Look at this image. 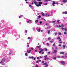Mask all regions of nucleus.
I'll use <instances>...</instances> for the list:
<instances>
[{
  "label": "nucleus",
  "instance_id": "obj_11",
  "mask_svg": "<svg viewBox=\"0 0 67 67\" xmlns=\"http://www.w3.org/2000/svg\"><path fill=\"white\" fill-rule=\"evenodd\" d=\"M38 22V20H36L35 21V22L36 23H37V22Z\"/></svg>",
  "mask_w": 67,
  "mask_h": 67
},
{
  "label": "nucleus",
  "instance_id": "obj_47",
  "mask_svg": "<svg viewBox=\"0 0 67 67\" xmlns=\"http://www.w3.org/2000/svg\"><path fill=\"white\" fill-rule=\"evenodd\" d=\"M39 62H41V60H39Z\"/></svg>",
  "mask_w": 67,
  "mask_h": 67
},
{
  "label": "nucleus",
  "instance_id": "obj_35",
  "mask_svg": "<svg viewBox=\"0 0 67 67\" xmlns=\"http://www.w3.org/2000/svg\"><path fill=\"white\" fill-rule=\"evenodd\" d=\"M42 52V51H39V53H41Z\"/></svg>",
  "mask_w": 67,
  "mask_h": 67
},
{
  "label": "nucleus",
  "instance_id": "obj_5",
  "mask_svg": "<svg viewBox=\"0 0 67 67\" xmlns=\"http://www.w3.org/2000/svg\"><path fill=\"white\" fill-rule=\"evenodd\" d=\"M43 65H45V67H47V63H43Z\"/></svg>",
  "mask_w": 67,
  "mask_h": 67
},
{
  "label": "nucleus",
  "instance_id": "obj_39",
  "mask_svg": "<svg viewBox=\"0 0 67 67\" xmlns=\"http://www.w3.org/2000/svg\"><path fill=\"white\" fill-rule=\"evenodd\" d=\"M38 48H39V50H41V48H40V47H38Z\"/></svg>",
  "mask_w": 67,
  "mask_h": 67
},
{
  "label": "nucleus",
  "instance_id": "obj_62",
  "mask_svg": "<svg viewBox=\"0 0 67 67\" xmlns=\"http://www.w3.org/2000/svg\"><path fill=\"white\" fill-rule=\"evenodd\" d=\"M27 47H29V45H27Z\"/></svg>",
  "mask_w": 67,
  "mask_h": 67
},
{
  "label": "nucleus",
  "instance_id": "obj_59",
  "mask_svg": "<svg viewBox=\"0 0 67 67\" xmlns=\"http://www.w3.org/2000/svg\"><path fill=\"white\" fill-rule=\"evenodd\" d=\"M37 47H38H38H39V46H37Z\"/></svg>",
  "mask_w": 67,
  "mask_h": 67
},
{
  "label": "nucleus",
  "instance_id": "obj_51",
  "mask_svg": "<svg viewBox=\"0 0 67 67\" xmlns=\"http://www.w3.org/2000/svg\"><path fill=\"white\" fill-rule=\"evenodd\" d=\"M36 66H35V67H38V65H36Z\"/></svg>",
  "mask_w": 67,
  "mask_h": 67
},
{
  "label": "nucleus",
  "instance_id": "obj_32",
  "mask_svg": "<svg viewBox=\"0 0 67 67\" xmlns=\"http://www.w3.org/2000/svg\"><path fill=\"white\" fill-rule=\"evenodd\" d=\"M57 57L58 58H60V56H57Z\"/></svg>",
  "mask_w": 67,
  "mask_h": 67
},
{
  "label": "nucleus",
  "instance_id": "obj_9",
  "mask_svg": "<svg viewBox=\"0 0 67 67\" xmlns=\"http://www.w3.org/2000/svg\"><path fill=\"white\" fill-rule=\"evenodd\" d=\"M58 34L59 35H62V33L60 32H59Z\"/></svg>",
  "mask_w": 67,
  "mask_h": 67
},
{
  "label": "nucleus",
  "instance_id": "obj_14",
  "mask_svg": "<svg viewBox=\"0 0 67 67\" xmlns=\"http://www.w3.org/2000/svg\"><path fill=\"white\" fill-rule=\"evenodd\" d=\"M44 5H47V3H46L44 4Z\"/></svg>",
  "mask_w": 67,
  "mask_h": 67
},
{
  "label": "nucleus",
  "instance_id": "obj_55",
  "mask_svg": "<svg viewBox=\"0 0 67 67\" xmlns=\"http://www.w3.org/2000/svg\"><path fill=\"white\" fill-rule=\"evenodd\" d=\"M29 59H31V57H29Z\"/></svg>",
  "mask_w": 67,
  "mask_h": 67
},
{
  "label": "nucleus",
  "instance_id": "obj_7",
  "mask_svg": "<svg viewBox=\"0 0 67 67\" xmlns=\"http://www.w3.org/2000/svg\"><path fill=\"white\" fill-rule=\"evenodd\" d=\"M60 54H64L65 52H60Z\"/></svg>",
  "mask_w": 67,
  "mask_h": 67
},
{
  "label": "nucleus",
  "instance_id": "obj_36",
  "mask_svg": "<svg viewBox=\"0 0 67 67\" xmlns=\"http://www.w3.org/2000/svg\"><path fill=\"white\" fill-rule=\"evenodd\" d=\"M28 38L29 40H30V39H31V38H30V37H28Z\"/></svg>",
  "mask_w": 67,
  "mask_h": 67
},
{
  "label": "nucleus",
  "instance_id": "obj_56",
  "mask_svg": "<svg viewBox=\"0 0 67 67\" xmlns=\"http://www.w3.org/2000/svg\"><path fill=\"white\" fill-rule=\"evenodd\" d=\"M58 3L57 2L55 3V4H58Z\"/></svg>",
  "mask_w": 67,
  "mask_h": 67
},
{
  "label": "nucleus",
  "instance_id": "obj_16",
  "mask_svg": "<svg viewBox=\"0 0 67 67\" xmlns=\"http://www.w3.org/2000/svg\"><path fill=\"white\" fill-rule=\"evenodd\" d=\"M60 39V37H58L57 38V40H59Z\"/></svg>",
  "mask_w": 67,
  "mask_h": 67
},
{
  "label": "nucleus",
  "instance_id": "obj_29",
  "mask_svg": "<svg viewBox=\"0 0 67 67\" xmlns=\"http://www.w3.org/2000/svg\"><path fill=\"white\" fill-rule=\"evenodd\" d=\"M31 49H32V50H33L34 49V48L33 47H32L31 48Z\"/></svg>",
  "mask_w": 67,
  "mask_h": 67
},
{
  "label": "nucleus",
  "instance_id": "obj_40",
  "mask_svg": "<svg viewBox=\"0 0 67 67\" xmlns=\"http://www.w3.org/2000/svg\"><path fill=\"white\" fill-rule=\"evenodd\" d=\"M40 50L41 51H43V49H41Z\"/></svg>",
  "mask_w": 67,
  "mask_h": 67
},
{
  "label": "nucleus",
  "instance_id": "obj_53",
  "mask_svg": "<svg viewBox=\"0 0 67 67\" xmlns=\"http://www.w3.org/2000/svg\"><path fill=\"white\" fill-rule=\"evenodd\" d=\"M46 59H47V58H46V57H45V60H46Z\"/></svg>",
  "mask_w": 67,
  "mask_h": 67
},
{
  "label": "nucleus",
  "instance_id": "obj_27",
  "mask_svg": "<svg viewBox=\"0 0 67 67\" xmlns=\"http://www.w3.org/2000/svg\"><path fill=\"white\" fill-rule=\"evenodd\" d=\"M38 62H39L38 61H37L36 63H38Z\"/></svg>",
  "mask_w": 67,
  "mask_h": 67
},
{
  "label": "nucleus",
  "instance_id": "obj_54",
  "mask_svg": "<svg viewBox=\"0 0 67 67\" xmlns=\"http://www.w3.org/2000/svg\"><path fill=\"white\" fill-rule=\"evenodd\" d=\"M29 7H30L31 8L32 7V6L31 5H29Z\"/></svg>",
  "mask_w": 67,
  "mask_h": 67
},
{
  "label": "nucleus",
  "instance_id": "obj_37",
  "mask_svg": "<svg viewBox=\"0 0 67 67\" xmlns=\"http://www.w3.org/2000/svg\"><path fill=\"white\" fill-rule=\"evenodd\" d=\"M46 15H48V16H49V15H48V14H47Z\"/></svg>",
  "mask_w": 67,
  "mask_h": 67
},
{
  "label": "nucleus",
  "instance_id": "obj_12",
  "mask_svg": "<svg viewBox=\"0 0 67 67\" xmlns=\"http://www.w3.org/2000/svg\"><path fill=\"white\" fill-rule=\"evenodd\" d=\"M54 2H53L52 3V4H55V1H53Z\"/></svg>",
  "mask_w": 67,
  "mask_h": 67
},
{
  "label": "nucleus",
  "instance_id": "obj_3",
  "mask_svg": "<svg viewBox=\"0 0 67 67\" xmlns=\"http://www.w3.org/2000/svg\"><path fill=\"white\" fill-rule=\"evenodd\" d=\"M61 63L62 64V65H64L65 64V62L64 61H61Z\"/></svg>",
  "mask_w": 67,
  "mask_h": 67
},
{
  "label": "nucleus",
  "instance_id": "obj_63",
  "mask_svg": "<svg viewBox=\"0 0 67 67\" xmlns=\"http://www.w3.org/2000/svg\"><path fill=\"white\" fill-rule=\"evenodd\" d=\"M60 44H62V42H60Z\"/></svg>",
  "mask_w": 67,
  "mask_h": 67
},
{
  "label": "nucleus",
  "instance_id": "obj_30",
  "mask_svg": "<svg viewBox=\"0 0 67 67\" xmlns=\"http://www.w3.org/2000/svg\"><path fill=\"white\" fill-rule=\"evenodd\" d=\"M64 34H67V33H66V32H64Z\"/></svg>",
  "mask_w": 67,
  "mask_h": 67
},
{
  "label": "nucleus",
  "instance_id": "obj_21",
  "mask_svg": "<svg viewBox=\"0 0 67 67\" xmlns=\"http://www.w3.org/2000/svg\"><path fill=\"white\" fill-rule=\"evenodd\" d=\"M55 43H54L53 44V46H54V47H55Z\"/></svg>",
  "mask_w": 67,
  "mask_h": 67
},
{
  "label": "nucleus",
  "instance_id": "obj_10",
  "mask_svg": "<svg viewBox=\"0 0 67 67\" xmlns=\"http://www.w3.org/2000/svg\"><path fill=\"white\" fill-rule=\"evenodd\" d=\"M48 1H50V0H45L44 1V2H47Z\"/></svg>",
  "mask_w": 67,
  "mask_h": 67
},
{
  "label": "nucleus",
  "instance_id": "obj_41",
  "mask_svg": "<svg viewBox=\"0 0 67 67\" xmlns=\"http://www.w3.org/2000/svg\"><path fill=\"white\" fill-rule=\"evenodd\" d=\"M40 24H42V22L41 21L40 22Z\"/></svg>",
  "mask_w": 67,
  "mask_h": 67
},
{
  "label": "nucleus",
  "instance_id": "obj_38",
  "mask_svg": "<svg viewBox=\"0 0 67 67\" xmlns=\"http://www.w3.org/2000/svg\"><path fill=\"white\" fill-rule=\"evenodd\" d=\"M57 22H58L59 21H60V20H57Z\"/></svg>",
  "mask_w": 67,
  "mask_h": 67
},
{
  "label": "nucleus",
  "instance_id": "obj_6",
  "mask_svg": "<svg viewBox=\"0 0 67 67\" xmlns=\"http://www.w3.org/2000/svg\"><path fill=\"white\" fill-rule=\"evenodd\" d=\"M41 15H42L43 16H44L45 15V14L44 13L42 12H41Z\"/></svg>",
  "mask_w": 67,
  "mask_h": 67
},
{
  "label": "nucleus",
  "instance_id": "obj_45",
  "mask_svg": "<svg viewBox=\"0 0 67 67\" xmlns=\"http://www.w3.org/2000/svg\"><path fill=\"white\" fill-rule=\"evenodd\" d=\"M47 55H46L44 57H47Z\"/></svg>",
  "mask_w": 67,
  "mask_h": 67
},
{
  "label": "nucleus",
  "instance_id": "obj_13",
  "mask_svg": "<svg viewBox=\"0 0 67 67\" xmlns=\"http://www.w3.org/2000/svg\"><path fill=\"white\" fill-rule=\"evenodd\" d=\"M25 55L26 56H27V53H25Z\"/></svg>",
  "mask_w": 67,
  "mask_h": 67
},
{
  "label": "nucleus",
  "instance_id": "obj_23",
  "mask_svg": "<svg viewBox=\"0 0 67 67\" xmlns=\"http://www.w3.org/2000/svg\"><path fill=\"white\" fill-rule=\"evenodd\" d=\"M64 30H65V32L67 31V29H66V28H65V29H64Z\"/></svg>",
  "mask_w": 67,
  "mask_h": 67
},
{
  "label": "nucleus",
  "instance_id": "obj_42",
  "mask_svg": "<svg viewBox=\"0 0 67 67\" xmlns=\"http://www.w3.org/2000/svg\"><path fill=\"white\" fill-rule=\"evenodd\" d=\"M47 44L48 46V45H49V44L48 43H47Z\"/></svg>",
  "mask_w": 67,
  "mask_h": 67
},
{
  "label": "nucleus",
  "instance_id": "obj_50",
  "mask_svg": "<svg viewBox=\"0 0 67 67\" xmlns=\"http://www.w3.org/2000/svg\"><path fill=\"white\" fill-rule=\"evenodd\" d=\"M37 59H39V57H37Z\"/></svg>",
  "mask_w": 67,
  "mask_h": 67
},
{
  "label": "nucleus",
  "instance_id": "obj_43",
  "mask_svg": "<svg viewBox=\"0 0 67 67\" xmlns=\"http://www.w3.org/2000/svg\"><path fill=\"white\" fill-rule=\"evenodd\" d=\"M37 1H39L40 2V1H41V0H37Z\"/></svg>",
  "mask_w": 67,
  "mask_h": 67
},
{
  "label": "nucleus",
  "instance_id": "obj_57",
  "mask_svg": "<svg viewBox=\"0 0 67 67\" xmlns=\"http://www.w3.org/2000/svg\"><path fill=\"white\" fill-rule=\"evenodd\" d=\"M48 54H50V53H51V52H48Z\"/></svg>",
  "mask_w": 67,
  "mask_h": 67
},
{
  "label": "nucleus",
  "instance_id": "obj_61",
  "mask_svg": "<svg viewBox=\"0 0 67 67\" xmlns=\"http://www.w3.org/2000/svg\"><path fill=\"white\" fill-rule=\"evenodd\" d=\"M50 42H51V43H53V41H50Z\"/></svg>",
  "mask_w": 67,
  "mask_h": 67
},
{
  "label": "nucleus",
  "instance_id": "obj_2",
  "mask_svg": "<svg viewBox=\"0 0 67 67\" xmlns=\"http://www.w3.org/2000/svg\"><path fill=\"white\" fill-rule=\"evenodd\" d=\"M5 59L4 58L3 59H2V60H1V61L0 62V64H2V63H4V62H5Z\"/></svg>",
  "mask_w": 67,
  "mask_h": 67
},
{
  "label": "nucleus",
  "instance_id": "obj_24",
  "mask_svg": "<svg viewBox=\"0 0 67 67\" xmlns=\"http://www.w3.org/2000/svg\"><path fill=\"white\" fill-rule=\"evenodd\" d=\"M59 42H60L62 41V39L61 38H60V39L59 40Z\"/></svg>",
  "mask_w": 67,
  "mask_h": 67
},
{
  "label": "nucleus",
  "instance_id": "obj_49",
  "mask_svg": "<svg viewBox=\"0 0 67 67\" xmlns=\"http://www.w3.org/2000/svg\"><path fill=\"white\" fill-rule=\"evenodd\" d=\"M47 59L48 60V59H49V58H48V57H47Z\"/></svg>",
  "mask_w": 67,
  "mask_h": 67
},
{
  "label": "nucleus",
  "instance_id": "obj_64",
  "mask_svg": "<svg viewBox=\"0 0 67 67\" xmlns=\"http://www.w3.org/2000/svg\"><path fill=\"white\" fill-rule=\"evenodd\" d=\"M59 46H61V44H59Z\"/></svg>",
  "mask_w": 67,
  "mask_h": 67
},
{
  "label": "nucleus",
  "instance_id": "obj_33",
  "mask_svg": "<svg viewBox=\"0 0 67 67\" xmlns=\"http://www.w3.org/2000/svg\"><path fill=\"white\" fill-rule=\"evenodd\" d=\"M31 58L33 59V58H34V57L33 56H32L31 57Z\"/></svg>",
  "mask_w": 67,
  "mask_h": 67
},
{
  "label": "nucleus",
  "instance_id": "obj_18",
  "mask_svg": "<svg viewBox=\"0 0 67 67\" xmlns=\"http://www.w3.org/2000/svg\"><path fill=\"white\" fill-rule=\"evenodd\" d=\"M44 50L46 52H47V49L46 48H44Z\"/></svg>",
  "mask_w": 67,
  "mask_h": 67
},
{
  "label": "nucleus",
  "instance_id": "obj_15",
  "mask_svg": "<svg viewBox=\"0 0 67 67\" xmlns=\"http://www.w3.org/2000/svg\"><path fill=\"white\" fill-rule=\"evenodd\" d=\"M54 53H57V51L56 50H55L54 51Z\"/></svg>",
  "mask_w": 67,
  "mask_h": 67
},
{
  "label": "nucleus",
  "instance_id": "obj_20",
  "mask_svg": "<svg viewBox=\"0 0 67 67\" xmlns=\"http://www.w3.org/2000/svg\"><path fill=\"white\" fill-rule=\"evenodd\" d=\"M56 21H52V23H55Z\"/></svg>",
  "mask_w": 67,
  "mask_h": 67
},
{
  "label": "nucleus",
  "instance_id": "obj_34",
  "mask_svg": "<svg viewBox=\"0 0 67 67\" xmlns=\"http://www.w3.org/2000/svg\"><path fill=\"white\" fill-rule=\"evenodd\" d=\"M64 25H61V27H64Z\"/></svg>",
  "mask_w": 67,
  "mask_h": 67
},
{
  "label": "nucleus",
  "instance_id": "obj_8",
  "mask_svg": "<svg viewBox=\"0 0 67 67\" xmlns=\"http://www.w3.org/2000/svg\"><path fill=\"white\" fill-rule=\"evenodd\" d=\"M67 2V0H63V2Z\"/></svg>",
  "mask_w": 67,
  "mask_h": 67
},
{
  "label": "nucleus",
  "instance_id": "obj_58",
  "mask_svg": "<svg viewBox=\"0 0 67 67\" xmlns=\"http://www.w3.org/2000/svg\"><path fill=\"white\" fill-rule=\"evenodd\" d=\"M65 14H67V12H65Z\"/></svg>",
  "mask_w": 67,
  "mask_h": 67
},
{
  "label": "nucleus",
  "instance_id": "obj_28",
  "mask_svg": "<svg viewBox=\"0 0 67 67\" xmlns=\"http://www.w3.org/2000/svg\"><path fill=\"white\" fill-rule=\"evenodd\" d=\"M63 47H64V48H65V47H66V46H65V45H63Z\"/></svg>",
  "mask_w": 67,
  "mask_h": 67
},
{
  "label": "nucleus",
  "instance_id": "obj_44",
  "mask_svg": "<svg viewBox=\"0 0 67 67\" xmlns=\"http://www.w3.org/2000/svg\"><path fill=\"white\" fill-rule=\"evenodd\" d=\"M61 57H62V58H64V56H62Z\"/></svg>",
  "mask_w": 67,
  "mask_h": 67
},
{
  "label": "nucleus",
  "instance_id": "obj_22",
  "mask_svg": "<svg viewBox=\"0 0 67 67\" xmlns=\"http://www.w3.org/2000/svg\"><path fill=\"white\" fill-rule=\"evenodd\" d=\"M51 39V37H49L48 38V40H49Z\"/></svg>",
  "mask_w": 67,
  "mask_h": 67
},
{
  "label": "nucleus",
  "instance_id": "obj_46",
  "mask_svg": "<svg viewBox=\"0 0 67 67\" xmlns=\"http://www.w3.org/2000/svg\"><path fill=\"white\" fill-rule=\"evenodd\" d=\"M45 24V25H48V24L46 23Z\"/></svg>",
  "mask_w": 67,
  "mask_h": 67
},
{
  "label": "nucleus",
  "instance_id": "obj_26",
  "mask_svg": "<svg viewBox=\"0 0 67 67\" xmlns=\"http://www.w3.org/2000/svg\"><path fill=\"white\" fill-rule=\"evenodd\" d=\"M62 27V26H60V25H59V26H58V27Z\"/></svg>",
  "mask_w": 67,
  "mask_h": 67
},
{
  "label": "nucleus",
  "instance_id": "obj_48",
  "mask_svg": "<svg viewBox=\"0 0 67 67\" xmlns=\"http://www.w3.org/2000/svg\"><path fill=\"white\" fill-rule=\"evenodd\" d=\"M53 59H56V57L54 58H53Z\"/></svg>",
  "mask_w": 67,
  "mask_h": 67
},
{
  "label": "nucleus",
  "instance_id": "obj_52",
  "mask_svg": "<svg viewBox=\"0 0 67 67\" xmlns=\"http://www.w3.org/2000/svg\"><path fill=\"white\" fill-rule=\"evenodd\" d=\"M62 30H64V29H64V28L62 27Z\"/></svg>",
  "mask_w": 67,
  "mask_h": 67
},
{
  "label": "nucleus",
  "instance_id": "obj_60",
  "mask_svg": "<svg viewBox=\"0 0 67 67\" xmlns=\"http://www.w3.org/2000/svg\"><path fill=\"white\" fill-rule=\"evenodd\" d=\"M44 21H46V20H45V19H44Z\"/></svg>",
  "mask_w": 67,
  "mask_h": 67
},
{
  "label": "nucleus",
  "instance_id": "obj_1",
  "mask_svg": "<svg viewBox=\"0 0 67 67\" xmlns=\"http://www.w3.org/2000/svg\"><path fill=\"white\" fill-rule=\"evenodd\" d=\"M34 2L35 3V5L37 6V7H40V6H41V4H42V2H38L39 4H37V3L35 1H34Z\"/></svg>",
  "mask_w": 67,
  "mask_h": 67
},
{
  "label": "nucleus",
  "instance_id": "obj_17",
  "mask_svg": "<svg viewBox=\"0 0 67 67\" xmlns=\"http://www.w3.org/2000/svg\"><path fill=\"white\" fill-rule=\"evenodd\" d=\"M48 34H49L50 33V30H48Z\"/></svg>",
  "mask_w": 67,
  "mask_h": 67
},
{
  "label": "nucleus",
  "instance_id": "obj_31",
  "mask_svg": "<svg viewBox=\"0 0 67 67\" xmlns=\"http://www.w3.org/2000/svg\"><path fill=\"white\" fill-rule=\"evenodd\" d=\"M44 63V60H43L42 61V63Z\"/></svg>",
  "mask_w": 67,
  "mask_h": 67
},
{
  "label": "nucleus",
  "instance_id": "obj_4",
  "mask_svg": "<svg viewBox=\"0 0 67 67\" xmlns=\"http://www.w3.org/2000/svg\"><path fill=\"white\" fill-rule=\"evenodd\" d=\"M27 51L28 52L27 53H28V54H30V53H31V50H30L29 51V50H27Z\"/></svg>",
  "mask_w": 67,
  "mask_h": 67
},
{
  "label": "nucleus",
  "instance_id": "obj_25",
  "mask_svg": "<svg viewBox=\"0 0 67 67\" xmlns=\"http://www.w3.org/2000/svg\"><path fill=\"white\" fill-rule=\"evenodd\" d=\"M41 16L40 15H39L38 16V18H41Z\"/></svg>",
  "mask_w": 67,
  "mask_h": 67
},
{
  "label": "nucleus",
  "instance_id": "obj_19",
  "mask_svg": "<svg viewBox=\"0 0 67 67\" xmlns=\"http://www.w3.org/2000/svg\"><path fill=\"white\" fill-rule=\"evenodd\" d=\"M41 30H40V28H39L38 30V32H40V31Z\"/></svg>",
  "mask_w": 67,
  "mask_h": 67
}]
</instances>
